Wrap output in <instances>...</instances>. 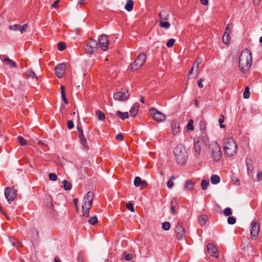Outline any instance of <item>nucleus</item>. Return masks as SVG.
<instances>
[{
  "label": "nucleus",
  "mask_w": 262,
  "mask_h": 262,
  "mask_svg": "<svg viewBox=\"0 0 262 262\" xmlns=\"http://www.w3.org/2000/svg\"><path fill=\"white\" fill-rule=\"evenodd\" d=\"M126 207L127 209L128 210H129V211H130L132 212L135 211V209L134 208V205L132 203L129 202V203H127L126 205Z\"/></svg>",
  "instance_id": "obj_48"
},
{
  "label": "nucleus",
  "mask_w": 262,
  "mask_h": 262,
  "mask_svg": "<svg viewBox=\"0 0 262 262\" xmlns=\"http://www.w3.org/2000/svg\"><path fill=\"white\" fill-rule=\"evenodd\" d=\"M174 183L172 180H169L167 181V185L169 188H171L173 186Z\"/></svg>",
  "instance_id": "obj_57"
},
{
  "label": "nucleus",
  "mask_w": 262,
  "mask_h": 262,
  "mask_svg": "<svg viewBox=\"0 0 262 262\" xmlns=\"http://www.w3.org/2000/svg\"><path fill=\"white\" fill-rule=\"evenodd\" d=\"M92 205L89 204L83 203L82 206V216L88 217L89 215L90 210Z\"/></svg>",
  "instance_id": "obj_17"
},
{
  "label": "nucleus",
  "mask_w": 262,
  "mask_h": 262,
  "mask_svg": "<svg viewBox=\"0 0 262 262\" xmlns=\"http://www.w3.org/2000/svg\"><path fill=\"white\" fill-rule=\"evenodd\" d=\"M227 222L229 224L233 225L236 223V219L234 216H228Z\"/></svg>",
  "instance_id": "obj_46"
},
{
  "label": "nucleus",
  "mask_w": 262,
  "mask_h": 262,
  "mask_svg": "<svg viewBox=\"0 0 262 262\" xmlns=\"http://www.w3.org/2000/svg\"><path fill=\"white\" fill-rule=\"evenodd\" d=\"M3 62L6 63V64L8 65L10 68L16 67V64L15 63V62L13 60L9 58L8 57L5 58L3 60Z\"/></svg>",
  "instance_id": "obj_24"
},
{
  "label": "nucleus",
  "mask_w": 262,
  "mask_h": 262,
  "mask_svg": "<svg viewBox=\"0 0 262 262\" xmlns=\"http://www.w3.org/2000/svg\"><path fill=\"white\" fill-rule=\"evenodd\" d=\"M177 204V200H176V199H173L171 200V202H170V205H171V206H174L175 207V206Z\"/></svg>",
  "instance_id": "obj_60"
},
{
  "label": "nucleus",
  "mask_w": 262,
  "mask_h": 262,
  "mask_svg": "<svg viewBox=\"0 0 262 262\" xmlns=\"http://www.w3.org/2000/svg\"><path fill=\"white\" fill-rule=\"evenodd\" d=\"M122 258H124L127 261H130L133 258V255L130 253L123 252L121 255Z\"/></svg>",
  "instance_id": "obj_31"
},
{
  "label": "nucleus",
  "mask_w": 262,
  "mask_h": 262,
  "mask_svg": "<svg viewBox=\"0 0 262 262\" xmlns=\"http://www.w3.org/2000/svg\"><path fill=\"white\" fill-rule=\"evenodd\" d=\"M175 159L178 164H184L188 158L186 149L182 145L177 146L173 150Z\"/></svg>",
  "instance_id": "obj_2"
},
{
  "label": "nucleus",
  "mask_w": 262,
  "mask_h": 262,
  "mask_svg": "<svg viewBox=\"0 0 262 262\" xmlns=\"http://www.w3.org/2000/svg\"><path fill=\"white\" fill-rule=\"evenodd\" d=\"M96 116L99 120H103L105 119L104 113L100 111H97L96 112Z\"/></svg>",
  "instance_id": "obj_37"
},
{
  "label": "nucleus",
  "mask_w": 262,
  "mask_h": 262,
  "mask_svg": "<svg viewBox=\"0 0 262 262\" xmlns=\"http://www.w3.org/2000/svg\"><path fill=\"white\" fill-rule=\"evenodd\" d=\"M5 195L8 202L13 201L17 195L16 191L12 187H6L5 189Z\"/></svg>",
  "instance_id": "obj_9"
},
{
  "label": "nucleus",
  "mask_w": 262,
  "mask_h": 262,
  "mask_svg": "<svg viewBox=\"0 0 262 262\" xmlns=\"http://www.w3.org/2000/svg\"><path fill=\"white\" fill-rule=\"evenodd\" d=\"M28 77L37 79V76L32 69H28L26 73Z\"/></svg>",
  "instance_id": "obj_32"
},
{
  "label": "nucleus",
  "mask_w": 262,
  "mask_h": 262,
  "mask_svg": "<svg viewBox=\"0 0 262 262\" xmlns=\"http://www.w3.org/2000/svg\"><path fill=\"white\" fill-rule=\"evenodd\" d=\"M200 129L201 130L202 133L203 134H205L206 124L204 121H201L200 122Z\"/></svg>",
  "instance_id": "obj_36"
},
{
  "label": "nucleus",
  "mask_w": 262,
  "mask_h": 262,
  "mask_svg": "<svg viewBox=\"0 0 262 262\" xmlns=\"http://www.w3.org/2000/svg\"><path fill=\"white\" fill-rule=\"evenodd\" d=\"M159 25L161 27L165 28V29H168L170 27V24L168 21H163V20H160L159 21Z\"/></svg>",
  "instance_id": "obj_34"
},
{
  "label": "nucleus",
  "mask_w": 262,
  "mask_h": 262,
  "mask_svg": "<svg viewBox=\"0 0 262 262\" xmlns=\"http://www.w3.org/2000/svg\"><path fill=\"white\" fill-rule=\"evenodd\" d=\"M134 1L133 0H127L126 4L125 5L124 8L126 10L129 12L131 11L133 9Z\"/></svg>",
  "instance_id": "obj_26"
},
{
  "label": "nucleus",
  "mask_w": 262,
  "mask_h": 262,
  "mask_svg": "<svg viewBox=\"0 0 262 262\" xmlns=\"http://www.w3.org/2000/svg\"><path fill=\"white\" fill-rule=\"evenodd\" d=\"M224 121V119H223H223H220L219 120V123H220V127H221V128H223L225 127V125L223 124V122Z\"/></svg>",
  "instance_id": "obj_58"
},
{
  "label": "nucleus",
  "mask_w": 262,
  "mask_h": 262,
  "mask_svg": "<svg viewBox=\"0 0 262 262\" xmlns=\"http://www.w3.org/2000/svg\"><path fill=\"white\" fill-rule=\"evenodd\" d=\"M98 46L103 51H106L108 49L109 40L106 35L102 34L99 36L98 39Z\"/></svg>",
  "instance_id": "obj_8"
},
{
  "label": "nucleus",
  "mask_w": 262,
  "mask_h": 262,
  "mask_svg": "<svg viewBox=\"0 0 262 262\" xmlns=\"http://www.w3.org/2000/svg\"><path fill=\"white\" fill-rule=\"evenodd\" d=\"M208 219V216L206 214H202L199 216L198 221L201 226H203L206 224Z\"/></svg>",
  "instance_id": "obj_22"
},
{
  "label": "nucleus",
  "mask_w": 262,
  "mask_h": 262,
  "mask_svg": "<svg viewBox=\"0 0 262 262\" xmlns=\"http://www.w3.org/2000/svg\"><path fill=\"white\" fill-rule=\"evenodd\" d=\"M139 108V104L138 103H135L129 111L130 115L135 117L137 115Z\"/></svg>",
  "instance_id": "obj_20"
},
{
  "label": "nucleus",
  "mask_w": 262,
  "mask_h": 262,
  "mask_svg": "<svg viewBox=\"0 0 262 262\" xmlns=\"http://www.w3.org/2000/svg\"><path fill=\"white\" fill-rule=\"evenodd\" d=\"M67 126H68V129H71L73 128V127L74 126V124L73 121L69 120L67 122Z\"/></svg>",
  "instance_id": "obj_53"
},
{
  "label": "nucleus",
  "mask_w": 262,
  "mask_h": 262,
  "mask_svg": "<svg viewBox=\"0 0 262 262\" xmlns=\"http://www.w3.org/2000/svg\"><path fill=\"white\" fill-rule=\"evenodd\" d=\"M204 80L203 79H200L199 81L198 82V86L200 88H203V84L202 83V81H203Z\"/></svg>",
  "instance_id": "obj_59"
},
{
  "label": "nucleus",
  "mask_w": 262,
  "mask_h": 262,
  "mask_svg": "<svg viewBox=\"0 0 262 262\" xmlns=\"http://www.w3.org/2000/svg\"><path fill=\"white\" fill-rule=\"evenodd\" d=\"M59 0H56L52 5V8H56L59 3Z\"/></svg>",
  "instance_id": "obj_63"
},
{
  "label": "nucleus",
  "mask_w": 262,
  "mask_h": 262,
  "mask_svg": "<svg viewBox=\"0 0 262 262\" xmlns=\"http://www.w3.org/2000/svg\"><path fill=\"white\" fill-rule=\"evenodd\" d=\"M134 184L136 187L140 186L141 189H144L147 187V183L146 181H142L139 177H136L134 181Z\"/></svg>",
  "instance_id": "obj_13"
},
{
  "label": "nucleus",
  "mask_w": 262,
  "mask_h": 262,
  "mask_svg": "<svg viewBox=\"0 0 262 262\" xmlns=\"http://www.w3.org/2000/svg\"><path fill=\"white\" fill-rule=\"evenodd\" d=\"M244 98L245 99H248L250 96V93L249 91V88L248 86H246L243 94Z\"/></svg>",
  "instance_id": "obj_39"
},
{
  "label": "nucleus",
  "mask_w": 262,
  "mask_h": 262,
  "mask_svg": "<svg viewBox=\"0 0 262 262\" xmlns=\"http://www.w3.org/2000/svg\"><path fill=\"white\" fill-rule=\"evenodd\" d=\"M77 129L79 133L78 137L80 141V143L83 145V146H85L86 144V140L83 135L82 127L79 125H77Z\"/></svg>",
  "instance_id": "obj_16"
},
{
  "label": "nucleus",
  "mask_w": 262,
  "mask_h": 262,
  "mask_svg": "<svg viewBox=\"0 0 262 262\" xmlns=\"http://www.w3.org/2000/svg\"><path fill=\"white\" fill-rule=\"evenodd\" d=\"M66 45L63 42H59L58 43V49L59 51H63L66 49Z\"/></svg>",
  "instance_id": "obj_41"
},
{
  "label": "nucleus",
  "mask_w": 262,
  "mask_h": 262,
  "mask_svg": "<svg viewBox=\"0 0 262 262\" xmlns=\"http://www.w3.org/2000/svg\"><path fill=\"white\" fill-rule=\"evenodd\" d=\"M170 211L172 214L176 215L177 214V212L175 210V207L174 206H171L170 207Z\"/></svg>",
  "instance_id": "obj_64"
},
{
  "label": "nucleus",
  "mask_w": 262,
  "mask_h": 262,
  "mask_svg": "<svg viewBox=\"0 0 262 262\" xmlns=\"http://www.w3.org/2000/svg\"><path fill=\"white\" fill-rule=\"evenodd\" d=\"M194 184L190 180H188L185 184V189L191 190L193 189Z\"/></svg>",
  "instance_id": "obj_28"
},
{
  "label": "nucleus",
  "mask_w": 262,
  "mask_h": 262,
  "mask_svg": "<svg viewBox=\"0 0 262 262\" xmlns=\"http://www.w3.org/2000/svg\"><path fill=\"white\" fill-rule=\"evenodd\" d=\"M252 57L251 52L248 49L244 50L239 58V68L243 73H247L252 64Z\"/></svg>",
  "instance_id": "obj_1"
},
{
  "label": "nucleus",
  "mask_w": 262,
  "mask_h": 262,
  "mask_svg": "<svg viewBox=\"0 0 262 262\" xmlns=\"http://www.w3.org/2000/svg\"><path fill=\"white\" fill-rule=\"evenodd\" d=\"M63 187L66 190H70L72 188V184L67 180H63Z\"/></svg>",
  "instance_id": "obj_33"
},
{
  "label": "nucleus",
  "mask_w": 262,
  "mask_h": 262,
  "mask_svg": "<svg viewBox=\"0 0 262 262\" xmlns=\"http://www.w3.org/2000/svg\"><path fill=\"white\" fill-rule=\"evenodd\" d=\"M223 212H224V215L227 216H230L232 213V210L229 207L226 208L224 210Z\"/></svg>",
  "instance_id": "obj_40"
},
{
  "label": "nucleus",
  "mask_w": 262,
  "mask_h": 262,
  "mask_svg": "<svg viewBox=\"0 0 262 262\" xmlns=\"http://www.w3.org/2000/svg\"><path fill=\"white\" fill-rule=\"evenodd\" d=\"M230 35L229 32H225L222 38L223 42L225 44H228L229 42Z\"/></svg>",
  "instance_id": "obj_29"
},
{
  "label": "nucleus",
  "mask_w": 262,
  "mask_h": 262,
  "mask_svg": "<svg viewBox=\"0 0 262 262\" xmlns=\"http://www.w3.org/2000/svg\"><path fill=\"white\" fill-rule=\"evenodd\" d=\"M246 164L247 167V172L249 174L250 173L253 169V166H252V159L250 158H247L246 160Z\"/></svg>",
  "instance_id": "obj_23"
},
{
  "label": "nucleus",
  "mask_w": 262,
  "mask_h": 262,
  "mask_svg": "<svg viewBox=\"0 0 262 262\" xmlns=\"http://www.w3.org/2000/svg\"><path fill=\"white\" fill-rule=\"evenodd\" d=\"M211 182L212 184H217L220 182V178L217 174H213L211 177Z\"/></svg>",
  "instance_id": "obj_27"
},
{
  "label": "nucleus",
  "mask_w": 262,
  "mask_h": 262,
  "mask_svg": "<svg viewBox=\"0 0 262 262\" xmlns=\"http://www.w3.org/2000/svg\"><path fill=\"white\" fill-rule=\"evenodd\" d=\"M175 42V40L173 38L170 39L166 43V46L168 48L172 47Z\"/></svg>",
  "instance_id": "obj_50"
},
{
  "label": "nucleus",
  "mask_w": 262,
  "mask_h": 262,
  "mask_svg": "<svg viewBox=\"0 0 262 262\" xmlns=\"http://www.w3.org/2000/svg\"><path fill=\"white\" fill-rule=\"evenodd\" d=\"M212 158L215 162H219L222 159V152L221 147L217 142L212 143L209 146Z\"/></svg>",
  "instance_id": "obj_4"
},
{
  "label": "nucleus",
  "mask_w": 262,
  "mask_h": 262,
  "mask_svg": "<svg viewBox=\"0 0 262 262\" xmlns=\"http://www.w3.org/2000/svg\"><path fill=\"white\" fill-rule=\"evenodd\" d=\"M251 228V236L253 239H256L259 234L260 231V226L256 222H252Z\"/></svg>",
  "instance_id": "obj_10"
},
{
  "label": "nucleus",
  "mask_w": 262,
  "mask_h": 262,
  "mask_svg": "<svg viewBox=\"0 0 262 262\" xmlns=\"http://www.w3.org/2000/svg\"><path fill=\"white\" fill-rule=\"evenodd\" d=\"M94 199V194L91 191H89L84 196L83 201L84 203L89 204L92 205L93 200Z\"/></svg>",
  "instance_id": "obj_18"
},
{
  "label": "nucleus",
  "mask_w": 262,
  "mask_h": 262,
  "mask_svg": "<svg viewBox=\"0 0 262 262\" xmlns=\"http://www.w3.org/2000/svg\"><path fill=\"white\" fill-rule=\"evenodd\" d=\"M116 116L120 117L122 120L128 118L129 117L128 113L127 112L122 113L120 111L116 112Z\"/></svg>",
  "instance_id": "obj_25"
},
{
  "label": "nucleus",
  "mask_w": 262,
  "mask_h": 262,
  "mask_svg": "<svg viewBox=\"0 0 262 262\" xmlns=\"http://www.w3.org/2000/svg\"><path fill=\"white\" fill-rule=\"evenodd\" d=\"M31 234H32V236H33V238H36L37 237H38V231H37V230L36 229H32L31 230Z\"/></svg>",
  "instance_id": "obj_51"
},
{
  "label": "nucleus",
  "mask_w": 262,
  "mask_h": 262,
  "mask_svg": "<svg viewBox=\"0 0 262 262\" xmlns=\"http://www.w3.org/2000/svg\"><path fill=\"white\" fill-rule=\"evenodd\" d=\"M61 94V95H66L65 87L63 85H61L60 87Z\"/></svg>",
  "instance_id": "obj_62"
},
{
  "label": "nucleus",
  "mask_w": 262,
  "mask_h": 262,
  "mask_svg": "<svg viewBox=\"0 0 262 262\" xmlns=\"http://www.w3.org/2000/svg\"><path fill=\"white\" fill-rule=\"evenodd\" d=\"M66 69V64L64 63H59L57 64L54 68L55 74L56 76L59 78L62 77Z\"/></svg>",
  "instance_id": "obj_12"
},
{
  "label": "nucleus",
  "mask_w": 262,
  "mask_h": 262,
  "mask_svg": "<svg viewBox=\"0 0 262 262\" xmlns=\"http://www.w3.org/2000/svg\"><path fill=\"white\" fill-rule=\"evenodd\" d=\"M170 228V224L168 222H164L162 224V229L164 230L167 231Z\"/></svg>",
  "instance_id": "obj_44"
},
{
  "label": "nucleus",
  "mask_w": 262,
  "mask_h": 262,
  "mask_svg": "<svg viewBox=\"0 0 262 262\" xmlns=\"http://www.w3.org/2000/svg\"><path fill=\"white\" fill-rule=\"evenodd\" d=\"M19 27H20V25L15 24L13 25L9 26V29L10 30H12L15 31L17 30H19Z\"/></svg>",
  "instance_id": "obj_49"
},
{
  "label": "nucleus",
  "mask_w": 262,
  "mask_h": 262,
  "mask_svg": "<svg viewBox=\"0 0 262 262\" xmlns=\"http://www.w3.org/2000/svg\"><path fill=\"white\" fill-rule=\"evenodd\" d=\"M187 129L190 130H193L194 129L193 120L190 119L188 121V124L187 125Z\"/></svg>",
  "instance_id": "obj_42"
},
{
  "label": "nucleus",
  "mask_w": 262,
  "mask_h": 262,
  "mask_svg": "<svg viewBox=\"0 0 262 262\" xmlns=\"http://www.w3.org/2000/svg\"><path fill=\"white\" fill-rule=\"evenodd\" d=\"M88 222L90 224L94 225L98 222V219L96 216H94L91 217L89 220Z\"/></svg>",
  "instance_id": "obj_38"
},
{
  "label": "nucleus",
  "mask_w": 262,
  "mask_h": 262,
  "mask_svg": "<svg viewBox=\"0 0 262 262\" xmlns=\"http://www.w3.org/2000/svg\"><path fill=\"white\" fill-rule=\"evenodd\" d=\"M171 127L172 132L173 135H176L178 134L179 132V129L180 128L179 124L176 121H173L171 123Z\"/></svg>",
  "instance_id": "obj_21"
},
{
  "label": "nucleus",
  "mask_w": 262,
  "mask_h": 262,
  "mask_svg": "<svg viewBox=\"0 0 262 262\" xmlns=\"http://www.w3.org/2000/svg\"><path fill=\"white\" fill-rule=\"evenodd\" d=\"M175 232L176 233L177 238L179 240L181 239L183 236L184 235L185 232L184 228L182 227L180 223H178L176 226Z\"/></svg>",
  "instance_id": "obj_14"
},
{
  "label": "nucleus",
  "mask_w": 262,
  "mask_h": 262,
  "mask_svg": "<svg viewBox=\"0 0 262 262\" xmlns=\"http://www.w3.org/2000/svg\"><path fill=\"white\" fill-rule=\"evenodd\" d=\"M27 27V25L24 24L23 26H20V27H19V30L21 33H23L26 30Z\"/></svg>",
  "instance_id": "obj_54"
},
{
  "label": "nucleus",
  "mask_w": 262,
  "mask_h": 262,
  "mask_svg": "<svg viewBox=\"0 0 262 262\" xmlns=\"http://www.w3.org/2000/svg\"><path fill=\"white\" fill-rule=\"evenodd\" d=\"M146 58L145 53H140L135 61L130 65V70L132 71H134L138 69L145 62Z\"/></svg>",
  "instance_id": "obj_5"
},
{
  "label": "nucleus",
  "mask_w": 262,
  "mask_h": 262,
  "mask_svg": "<svg viewBox=\"0 0 262 262\" xmlns=\"http://www.w3.org/2000/svg\"><path fill=\"white\" fill-rule=\"evenodd\" d=\"M150 113L152 118L156 121L162 122L166 120V116L154 107L150 109Z\"/></svg>",
  "instance_id": "obj_6"
},
{
  "label": "nucleus",
  "mask_w": 262,
  "mask_h": 262,
  "mask_svg": "<svg viewBox=\"0 0 262 262\" xmlns=\"http://www.w3.org/2000/svg\"><path fill=\"white\" fill-rule=\"evenodd\" d=\"M199 140L197 141H194V149L197 154H198L199 155H200L201 151V147L200 145H199Z\"/></svg>",
  "instance_id": "obj_30"
},
{
  "label": "nucleus",
  "mask_w": 262,
  "mask_h": 262,
  "mask_svg": "<svg viewBox=\"0 0 262 262\" xmlns=\"http://www.w3.org/2000/svg\"><path fill=\"white\" fill-rule=\"evenodd\" d=\"M257 180L258 181L260 182L262 181V171H259L257 174Z\"/></svg>",
  "instance_id": "obj_55"
},
{
  "label": "nucleus",
  "mask_w": 262,
  "mask_h": 262,
  "mask_svg": "<svg viewBox=\"0 0 262 262\" xmlns=\"http://www.w3.org/2000/svg\"><path fill=\"white\" fill-rule=\"evenodd\" d=\"M61 97H62V100L64 101V102L66 104H69V101L67 100V99L66 98V95H61Z\"/></svg>",
  "instance_id": "obj_61"
},
{
  "label": "nucleus",
  "mask_w": 262,
  "mask_h": 262,
  "mask_svg": "<svg viewBox=\"0 0 262 262\" xmlns=\"http://www.w3.org/2000/svg\"><path fill=\"white\" fill-rule=\"evenodd\" d=\"M98 46L97 41L91 38L87 43L86 51L89 54H92L97 49Z\"/></svg>",
  "instance_id": "obj_7"
},
{
  "label": "nucleus",
  "mask_w": 262,
  "mask_h": 262,
  "mask_svg": "<svg viewBox=\"0 0 262 262\" xmlns=\"http://www.w3.org/2000/svg\"><path fill=\"white\" fill-rule=\"evenodd\" d=\"M209 184V181L208 180H203L201 181V187L203 190H206Z\"/></svg>",
  "instance_id": "obj_35"
},
{
  "label": "nucleus",
  "mask_w": 262,
  "mask_h": 262,
  "mask_svg": "<svg viewBox=\"0 0 262 262\" xmlns=\"http://www.w3.org/2000/svg\"><path fill=\"white\" fill-rule=\"evenodd\" d=\"M49 177L51 181H56L57 179V176L55 173H50Z\"/></svg>",
  "instance_id": "obj_52"
},
{
  "label": "nucleus",
  "mask_w": 262,
  "mask_h": 262,
  "mask_svg": "<svg viewBox=\"0 0 262 262\" xmlns=\"http://www.w3.org/2000/svg\"><path fill=\"white\" fill-rule=\"evenodd\" d=\"M224 150L228 157H233L237 153V145L232 138H228L224 140Z\"/></svg>",
  "instance_id": "obj_3"
},
{
  "label": "nucleus",
  "mask_w": 262,
  "mask_h": 262,
  "mask_svg": "<svg viewBox=\"0 0 262 262\" xmlns=\"http://www.w3.org/2000/svg\"><path fill=\"white\" fill-rule=\"evenodd\" d=\"M45 202L47 206L50 207L52 206V200L50 196L47 197Z\"/></svg>",
  "instance_id": "obj_45"
},
{
  "label": "nucleus",
  "mask_w": 262,
  "mask_h": 262,
  "mask_svg": "<svg viewBox=\"0 0 262 262\" xmlns=\"http://www.w3.org/2000/svg\"><path fill=\"white\" fill-rule=\"evenodd\" d=\"M129 97V93L128 91L124 92H117L114 94V98L116 100L124 101Z\"/></svg>",
  "instance_id": "obj_11"
},
{
  "label": "nucleus",
  "mask_w": 262,
  "mask_h": 262,
  "mask_svg": "<svg viewBox=\"0 0 262 262\" xmlns=\"http://www.w3.org/2000/svg\"><path fill=\"white\" fill-rule=\"evenodd\" d=\"M202 59L200 57H198L194 63V65L193 66L194 67L195 66H196V71L198 70V68H199V66L200 65V64L202 62Z\"/></svg>",
  "instance_id": "obj_47"
},
{
  "label": "nucleus",
  "mask_w": 262,
  "mask_h": 262,
  "mask_svg": "<svg viewBox=\"0 0 262 262\" xmlns=\"http://www.w3.org/2000/svg\"><path fill=\"white\" fill-rule=\"evenodd\" d=\"M116 138L117 140L122 141L123 140V136L122 134L119 133L116 135Z\"/></svg>",
  "instance_id": "obj_56"
},
{
  "label": "nucleus",
  "mask_w": 262,
  "mask_h": 262,
  "mask_svg": "<svg viewBox=\"0 0 262 262\" xmlns=\"http://www.w3.org/2000/svg\"><path fill=\"white\" fill-rule=\"evenodd\" d=\"M17 141L19 144L21 146H24L26 144L25 139L21 136H19L17 137Z\"/></svg>",
  "instance_id": "obj_43"
},
{
  "label": "nucleus",
  "mask_w": 262,
  "mask_h": 262,
  "mask_svg": "<svg viewBox=\"0 0 262 262\" xmlns=\"http://www.w3.org/2000/svg\"><path fill=\"white\" fill-rule=\"evenodd\" d=\"M207 250L208 252L211 253V255L216 258L219 257V253L217 250L215 246L211 243H209L207 245Z\"/></svg>",
  "instance_id": "obj_15"
},
{
  "label": "nucleus",
  "mask_w": 262,
  "mask_h": 262,
  "mask_svg": "<svg viewBox=\"0 0 262 262\" xmlns=\"http://www.w3.org/2000/svg\"><path fill=\"white\" fill-rule=\"evenodd\" d=\"M159 16L160 20H166L168 19L169 14L167 10L163 9L159 12Z\"/></svg>",
  "instance_id": "obj_19"
}]
</instances>
